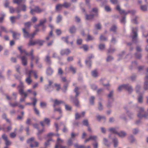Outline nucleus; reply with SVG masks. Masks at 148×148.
<instances>
[{
  "instance_id": "obj_51",
  "label": "nucleus",
  "mask_w": 148,
  "mask_h": 148,
  "mask_svg": "<svg viewBox=\"0 0 148 148\" xmlns=\"http://www.w3.org/2000/svg\"><path fill=\"white\" fill-rule=\"evenodd\" d=\"M116 29V27L115 25H113L112 27L110 29V31L112 32H115Z\"/></svg>"
},
{
  "instance_id": "obj_27",
  "label": "nucleus",
  "mask_w": 148,
  "mask_h": 148,
  "mask_svg": "<svg viewBox=\"0 0 148 148\" xmlns=\"http://www.w3.org/2000/svg\"><path fill=\"white\" fill-rule=\"evenodd\" d=\"M74 146L75 148H90L89 146H88L86 147H85L83 145H78L77 144H75L74 145Z\"/></svg>"
},
{
  "instance_id": "obj_23",
  "label": "nucleus",
  "mask_w": 148,
  "mask_h": 148,
  "mask_svg": "<svg viewBox=\"0 0 148 148\" xmlns=\"http://www.w3.org/2000/svg\"><path fill=\"white\" fill-rule=\"evenodd\" d=\"M117 135L120 137L123 138L126 136V134L125 132L121 131L119 133L118 132Z\"/></svg>"
},
{
  "instance_id": "obj_14",
  "label": "nucleus",
  "mask_w": 148,
  "mask_h": 148,
  "mask_svg": "<svg viewBox=\"0 0 148 148\" xmlns=\"http://www.w3.org/2000/svg\"><path fill=\"white\" fill-rule=\"evenodd\" d=\"M30 99L31 100L33 101V102L32 103H25V105H31L32 104L33 106L34 107L36 105L37 102V99L35 97L33 98L32 97H30Z\"/></svg>"
},
{
  "instance_id": "obj_26",
  "label": "nucleus",
  "mask_w": 148,
  "mask_h": 148,
  "mask_svg": "<svg viewBox=\"0 0 148 148\" xmlns=\"http://www.w3.org/2000/svg\"><path fill=\"white\" fill-rule=\"evenodd\" d=\"M64 102L61 100H58L57 99H56L54 101V103L53 105V106L54 108L57 105H59L60 104L63 103Z\"/></svg>"
},
{
  "instance_id": "obj_3",
  "label": "nucleus",
  "mask_w": 148,
  "mask_h": 148,
  "mask_svg": "<svg viewBox=\"0 0 148 148\" xmlns=\"http://www.w3.org/2000/svg\"><path fill=\"white\" fill-rule=\"evenodd\" d=\"M31 10L30 13L32 14H34L35 13H39L44 11L45 10L40 9L37 6L34 5L31 6L30 8Z\"/></svg>"
},
{
  "instance_id": "obj_34",
  "label": "nucleus",
  "mask_w": 148,
  "mask_h": 148,
  "mask_svg": "<svg viewBox=\"0 0 148 148\" xmlns=\"http://www.w3.org/2000/svg\"><path fill=\"white\" fill-rule=\"evenodd\" d=\"M53 72V70L50 68H49L47 70V73L48 75L52 74Z\"/></svg>"
},
{
  "instance_id": "obj_46",
  "label": "nucleus",
  "mask_w": 148,
  "mask_h": 148,
  "mask_svg": "<svg viewBox=\"0 0 148 148\" xmlns=\"http://www.w3.org/2000/svg\"><path fill=\"white\" fill-rule=\"evenodd\" d=\"M40 106L42 108H44L46 107L47 104L44 102H41L40 103Z\"/></svg>"
},
{
  "instance_id": "obj_40",
  "label": "nucleus",
  "mask_w": 148,
  "mask_h": 148,
  "mask_svg": "<svg viewBox=\"0 0 148 148\" xmlns=\"http://www.w3.org/2000/svg\"><path fill=\"white\" fill-rule=\"evenodd\" d=\"M44 131V130L42 129L40 131H39L37 135L38 137V138L39 140H41L42 139L40 137V135Z\"/></svg>"
},
{
  "instance_id": "obj_22",
  "label": "nucleus",
  "mask_w": 148,
  "mask_h": 148,
  "mask_svg": "<svg viewBox=\"0 0 148 148\" xmlns=\"http://www.w3.org/2000/svg\"><path fill=\"white\" fill-rule=\"evenodd\" d=\"M4 32L5 33L8 32V31L5 27L1 26L0 27V36H2L1 32Z\"/></svg>"
},
{
  "instance_id": "obj_57",
  "label": "nucleus",
  "mask_w": 148,
  "mask_h": 148,
  "mask_svg": "<svg viewBox=\"0 0 148 148\" xmlns=\"http://www.w3.org/2000/svg\"><path fill=\"white\" fill-rule=\"evenodd\" d=\"M68 87V85L67 84H66V85H64L62 88V90L64 92H65L66 90H67V88Z\"/></svg>"
},
{
  "instance_id": "obj_18",
  "label": "nucleus",
  "mask_w": 148,
  "mask_h": 148,
  "mask_svg": "<svg viewBox=\"0 0 148 148\" xmlns=\"http://www.w3.org/2000/svg\"><path fill=\"white\" fill-rule=\"evenodd\" d=\"M118 129V127H111L108 129V131L111 133L117 134V133H118L117 132Z\"/></svg>"
},
{
  "instance_id": "obj_41",
  "label": "nucleus",
  "mask_w": 148,
  "mask_h": 148,
  "mask_svg": "<svg viewBox=\"0 0 148 148\" xmlns=\"http://www.w3.org/2000/svg\"><path fill=\"white\" fill-rule=\"evenodd\" d=\"M44 131V130L42 129L40 131H39L37 135L38 137V138L39 140H41L42 139L40 137V135Z\"/></svg>"
},
{
  "instance_id": "obj_42",
  "label": "nucleus",
  "mask_w": 148,
  "mask_h": 148,
  "mask_svg": "<svg viewBox=\"0 0 148 148\" xmlns=\"http://www.w3.org/2000/svg\"><path fill=\"white\" fill-rule=\"evenodd\" d=\"M86 19L88 20H91L93 18V15H87L86 16Z\"/></svg>"
},
{
  "instance_id": "obj_21",
  "label": "nucleus",
  "mask_w": 148,
  "mask_h": 148,
  "mask_svg": "<svg viewBox=\"0 0 148 148\" xmlns=\"http://www.w3.org/2000/svg\"><path fill=\"white\" fill-rule=\"evenodd\" d=\"M22 46H19L18 47V50L20 51L21 53V55H23V53L25 54L26 55H28V53H27L25 50H22Z\"/></svg>"
},
{
  "instance_id": "obj_63",
  "label": "nucleus",
  "mask_w": 148,
  "mask_h": 148,
  "mask_svg": "<svg viewBox=\"0 0 148 148\" xmlns=\"http://www.w3.org/2000/svg\"><path fill=\"white\" fill-rule=\"evenodd\" d=\"M94 39V38L89 35L88 36V38L86 39V41H88L93 40Z\"/></svg>"
},
{
  "instance_id": "obj_53",
  "label": "nucleus",
  "mask_w": 148,
  "mask_h": 148,
  "mask_svg": "<svg viewBox=\"0 0 148 148\" xmlns=\"http://www.w3.org/2000/svg\"><path fill=\"white\" fill-rule=\"evenodd\" d=\"M62 20V17L61 16L59 15L57 18V23H59Z\"/></svg>"
},
{
  "instance_id": "obj_10",
  "label": "nucleus",
  "mask_w": 148,
  "mask_h": 148,
  "mask_svg": "<svg viewBox=\"0 0 148 148\" xmlns=\"http://www.w3.org/2000/svg\"><path fill=\"white\" fill-rule=\"evenodd\" d=\"M34 139V138L32 137L27 140V143L30 144V147L32 148L35 147H37L38 146V143L36 142H34V144H32V143L33 142Z\"/></svg>"
},
{
  "instance_id": "obj_49",
  "label": "nucleus",
  "mask_w": 148,
  "mask_h": 148,
  "mask_svg": "<svg viewBox=\"0 0 148 148\" xmlns=\"http://www.w3.org/2000/svg\"><path fill=\"white\" fill-rule=\"evenodd\" d=\"M80 48H82L84 51H87L88 49V47L86 45H84L80 47Z\"/></svg>"
},
{
  "instance_id": "obj_13",
  "label": "nucleus",
  "mask_w": 148,
  "mask_h": 148,
  "mask_svg": "<svg viewBox=\"0 0 148 148\" xmlns=\"http://www.w3.org/2000/svg\"><path fill=\"white\" fill-rule=\"evenodd\" d=\"M97 136H90L88 138L86 139L85 140L84 143H86L91 140L95 141L97 140Z\"/></svg>"
},
{
  "instance_id": "obj_33",
  "label": "nucleus",
  "mask_w": 148,
  "mask_h": 148,
  "mask_svg": "<svg viewBox=\"0 0 148 148\" xmlns=\"http://www.w3.org/2000/svg\"><path fill=\"white\" fill-rule=\"evenodd\" d=\"M92 75L94 77H96L98 76V71L97 70H95L92 72Z\"/></svg>"
},
{
  "instance_id": "obj_62",
  "label": "nucleus",
  "mask_w": 148,
  "mask_h": 148,
  "mask_svg": "<svg viewBox=\"0 0 148 148\" xmlns=\"http://www.w3.org/2000/svg\"><path fill=\"white\" fill-rule=\"evenodd\" d=\"M129 139L132 143H133L135 141V139L132 136H130Z\"/></svg>"
},
{
  "instance_id": "obj_38",
  "label": "nucleus",
  "mask_w": 148,
  "mask_h": 148,
  "mask_svg": "<svg viewBox=\"0 0 148 148\" xmlns=\"http://www.w3.org/2000/svg\"><path fill=\"white\" fill-rule=\"evenodd\" d=\"M143 37H147L148 36V31L143 30Z\"/></svg>"
},
{
  "instance_id": "obj_58",
  "label": "nucleus",
  "mask_w": 148,
  "mask_h": 148,
  "mask_svg": "<svg viewBox=\"0 0 148 148\" xmlns=\"http://www.w3.org/2000/svg\"><path fill=\"white\" fill-rule=\"evenodd\" d=\"M50 57L49 56H47L46 57L45 60L48 63V64H50L51 63V62L50 60Z\"/></svg>"
},
{
  "instance_id": "obj_16",
  "label": "nucleus",
  "mask_w": 148,
  "mask_h": 148,
  "mask_svg": "<svg viewBox=\"0 0 148 148\" xmlns=\"http://www.w3.org/2000/svg\"><path fill=\"white\" fill-rule=\"evenodd\" d=\"M144 88L145 90L148 88V75H147L145 78V82Z\"/></svg>"
},
{
  "instance_id": "obj_59",
  "label": "nucleus",
  "mask_w": 148,
  "mask_h": 148,
  "mask_svg": "<svg viewBox=\"0 0 148 148\" xmlns=\"http://www.w3.org/2000/svg\"><path fill=\"white\" fill-rule=\"evenodd\" d=\"M70 69L71 70L73 73L76 72V69L73 67L72 66H71L69 67Z\"/></svg>"
},
{
  "instance_id": "obj_19",
  "label": "nucleus",
  "mask_w": 148,
  "mask_h": 148,
  "mask_svg": "<svg viewBox=\"0 0 148 148\" xmlns=\"http://www.w3.org/2000/svg\"><path fill=\"white\" fill-rule=\"evenodd\" d=\"M93 56L92 55L88 57L85 61L86 64L87 66L88 67H90L91 61L90 59Z\"/></svg>"
},
{
  "instance_id": "obj_32",
  "label": "nucleus",
  "mask_w": 148,
  "mask_h": 148,
  "mask_svg": "<svg viewBox=\"0 0 148 148\" xmlns=\"http://www.w3.org/2000/svg\"><path fill=\"white\" fill-rule=\"evenodd\" d=\"M63 7V5L62 4L58 5L56 7V10L58 11H59L61 10Z\"/></svg>"
},
{
  "instance_id": "obj_15",
  "label": "nucleus",
  "mask_w": 148,
  "mask_h": 148,
  "mask_svg": "<svg viewBox=\"0 0 148 148\" xmlns=\"http://www.w3.org/2000/svg\"><path fill=\"white\" fill-rule=\"evenodd\" d=\"M57 143L56 145L55 148H58L59 146L61 145V144L64 143V140L58 137L57 139Z\"/></svg>"
},
{
  "instance_id": "obj_29",
  "label": "nucleus",
  "mask_w": 148,
  "mask_h": 148,
  "mask_svg": "<svg viewBox=\"0 0 148 148\" xmlns=\"http://www.w3.org/2000/svg\"><path fill=\"white\" fill-rule=\"evenodd\" d=\"M112 142L114 144V147H116L118 144L117 139L116 138H114L112 140Z\"/></svg>"
},
{
  "instance_id": "obj_20",
  "label": "nucleus",
  "mask_w": 148,
  "mask_h": 148,
  "mask_svg": "<svg viewBox=\"0 0 148 148\" xmlns=\"http://www.w3.org/2000/svg\"><path fill=\"white\" fill-rule=\"evenodd\" d=\"M85 112H82L81 114L76 113L75 114V119H79L80 118L84 116L85 114Z\"/></svg>"
},
{
  "instance_id": "obj_4",
  "label": "nucleus",
  "mask_w": 148,
  "mask_h": 148,
  "mask_svg": "<svg viewBox=\"0 0 148 148\" xmlns=\"http://www.w3.org/2000/svg\"><path fill=\"white\" fill-rule=\"evenodd\" d=\"M132 30V32L131 34V36L132 38V41L134 42L137 40L138 36L137 33L138 28L137 27L133 28Z\"/></svg>"
},
{
  "instance_id": "obj_61",
  "label": "nucleus",
  "mask_w": 148,
  "mask_h": 148,
  "mask_svg": "<svg viewBox=\"0 0 148 148\" xmlns=\"http://www.w3.org/2000/svg\"><path fill=\"white\" fill-rule=\"evenodd\" d=\"M83 124L87 126H88V122L87 120H84L82 122Z\"/></svg>"
},
{
  "instance_id": "obj_44",
  "label": "nucleus",
  "mask_w": 148,
  "mask_h": 148,
  "mask_svg": "<svg viewBox=\"0 0 148 148\" xmlns=\"http://www.w3.org/2000/svg\"><path fill=\"white\" fill-rule=\"evenodd\" d=\"M25 28L26 29L27 28L29 27H30L31 25V22H28L26 23H25Z\"/></svg>"
},
{
  "instance_id": "obj_37",
  "label": "nucleus",
  "mask_w": 148,
  "mask_h": 148,
  "mask_svg": "<svg viewBox=\"0 0 148 148\" xmlns=\"http://www.w3.org/2000/svg\"><path fill=\"white\" fill-rule=\"evenodd\" d=\"M143 99L142 96L140 95L138 98V102L140 103H142L143 102Z\"/></svg>"
},
{
  "instance_id": "obj_52",
  "label": "nucleus",
  "mask_w": 148,
  "mask_h": 148,
  "mask_svg": "<svg viewBox=\"0 0 148 148\" xmlns=\"http://www.w3.org/2000/svg\"><path fill=\"white\" fill-rule=\"evenodd\" d=\"M99 48L101 50H104L105 48V46L103 44H100L99 45Z\"/></svg>"
},
{
  "instance_id": "obj_45",
  "label": "nucleus",
  "mask_w": 148,
  "mask_h": 148,
  "mask_svg": "<svg viewBox=\"0 0 148 148\" xmlns=\"http://www.w3.org/2000/svg\"><path fill=\"white\" fill-rule=\"evenodd\" d=\"M9 105L12 107H15L18 105V103L17 102H15L13 103H10Z\"/></svg>"
},
{
  "instance_id": "obj_24",
  "label": "nucleus",
  "mask_w": 148,
  "mask_h": 148,
  "mask_svg": "<svg viewBox=\"0 0 148 148\" xmlns=\"http://www.w3.org/2000/svg\"><path fill=\"white\" fill-rule=\"evenodd\" d=\"M37 44L36 40H33L31 39L29 40V42L28 44L29 46H34Z\"/></svg>"
},
{
  "instance_id": "obj_31",
  "label": "nucleus",
  "mask_w": 148,
  "mask_h": 148,
  "mask_svg": "<svg viewBox=\"0 0 148 148\" xmlns=\"http://www.w3.org/2000/svg\"><path fill=\"white\" fill-rule=\"evenodd\" d=\"M36 40L37 44H38L39 45H42L45 42L44 40L40 39H37Z\"/></svg>"
},
{
  "instance_id": "obj_7",
  "label": "nucleus",
  "mask_w": 148,
  "mask_h": 148,
  "mask_svg": "<svg viewBox=\"0 0 148 148\" xmlns=\"http://www.w3.org/2000/svg\"><path fill=\"white\" fill-rule=\"evenodd\" d=\"M23 31L24 36L25 38H32L36 34V32H34L32 34H29L25 28H23Z\"/></svg>"
},
{
  "instance_id": "obj_54",
  "label": "nucleus",
  "mask_w": 148,
  "mask_h": 148,
  "mask_svg": "<svg viewBox=\"0 0 148 148\" xmlns=\"http://www.w3.org/2000/svg\"><path fill=\"white\" fill-rule=\"evenodd\" d=\"M98 10L97 8H93L92 10V12L95 13L94 15H97L98 12Z\"/></svg>"
},
{
  "instance_id": "obj_25",
  "label": "nucleus",
  "mask_w": 148,
  "mask_h": 148,
  "mask_svg": "<svg viewBox=\"0 0 148 148\" xmlns=\"http://www.w3.org/2000/svg\"><path fill=\"white\" fill-rule=\"evenodd\" d=\"M21 16L20 15H18L16 17L12 16L10 17V20L11 22L12 23H14L15 22V19L19 18Z\"/></svg>"
},
{
  "instance_id": "obj_11",
  "label": "nucleus",
  "mask_w": 148,
  "mask_h": 148,
  "mask_svg": "<svg viewBox=\"0 0 148 148\" xmlns=\"http://www.w3.org/2000/svg\"><path fill=\"white\" fill-rule=\"evenodd\" d=\"M21 59V62L23 65L26 66L27 63V59L25 56H23L19 57Z\"/></svg>"
},
{
  "instance_id": "obj_36",
  "label": "nucleus",
  "mask_w": 148,
  "mask_h": 148,
  "mask_svg": "<svg viewBox=\"0 0 148 148\" xmlns=\"http://www.w3.org/2000/svg\"><path fill=\"white\" fill-rule=\"evenodd\" d=\"M97 120L99 121L103 120L104 121L106 119L104 116H101L99 115H97Z\"/></svg>"
},
{
  "instance_id": "obj_55",
  "label": "nucleus",
  "mask_w": 148,
  "mask_h": 148,
  "mask_svg": "<svg viewBox=\"0 0 148 148\" xmlns=\"http://www.w3.org/2000/svg\"><path fill=\"white\" fill-rule=\"evenodd\" d=\"M95 27L97 29H101V26L100 23H98L95 25Z\"/></svg>"
},
{
  "instance_id": "obj_1",
  "label": "nucleus",
  "mask_w": 148,
  "mask_h": 148,
  "mask_svg": "<svg viewBox=\"0 0 148 148\" xmlns=\"http://www.w3.org/2000/svg\"><path fill=\"white\" fill-rule=\"evenodd\" d=\"M23 83L20 80L19 81V84L17 86V88L18 89V91L20 95L22 96V95L24 94L25 97H27V94L23 91V89L25 88Z\"/></svg>"
},
{
  "instance_id": "obj_6",
  "label": "nucleus",
  "mask_w": 148,
  "mask_h": 148,
  "mask_svg": "<svg viewBox=\"0 0 148 148\" xmlns=\"http://www.w3.org/2000/svg\"><path fill=\"white\" fill-rule=\"evenodd\" d=\"M124 89H126L129 92H131L133 90L131 86L128 84L123 85L119 86L118 87V90L119 91H120Z\"/></svg>"
},
{
  "instance_id": "obj_17",
  "label": "nucleus",
  "mask_w": 148,
  "mask_h": 148,
  "mask_svg": "<svg viewBox=\"0 0 148 148\" xmlns=\"http://www.w3.org/2000/svg\"><path fill=\"white\" fill-rule=\"evenodd\" d=\"M71 52L70 50L68 49H63L62 50L60 51V54L62 55H68Z\"/></svg>"
},
{
  "instance_id": "obj_28",
  "label": "nucleus",
  "mask_w": 148,
  "mask_h": 148,
  "mask_svg": "<svg viewBox=\"0 0 148 148\" xmlns=\"http://www.w3.org/2000/svg\"><path fill=\"white\" fill-rule=\"evenodd\" d=\"M147 6H148V2L147 3V5H141L140 6V9L141 10L143 11H146L147 10Z\"/></svg>"
},
{
  "instance_id": "obj_50",
  "label": "nucleus",
  "mask_w": 148,
  "mask_h": 148,
  "mask_svg": "<svg viewBox=\"0 0 148 148\" xmlns=\"http://www.w3.org/2000/svg\"><path fill=\"white\" fill-rule=\"evenodd\" d=\"M95 97L93 96H91L90 99V103L91 104H94V101L95 99Z\"/></svg>"
},
{
  "instance_id": "obj_2",
  "label": "nucleus",
  "mask_w": 148,
  "mask_h": 148,
  "mask_svg": "<svg viewBox=\"0 0 148 148\" xmlns=\"http://www.w3.org/2000/svg\"><path fill=\"white\" fill-rule=\"evenodd\" d=\"M32 72V71H28L27 68H25V75L27 76L25 79V82L28 85H30L32 82V79H31Z\"/></svg>"
},
{
  "instance_id": "obj_12",
  "label": "nucleus",
  "mask_w": 148,
  "mask_h": 148,
  "mask_svg": "<svg viewBox=\"0 0 148 148\" xmlns=\"http://www.w3.org/2000/svg\"><path fill=\"white\" fill-rule=\"evenodd\" d=\"M2 138L5 141V144L6 146H8L11 145V142L8 140L7 137L5 135V134H3L2 136Z\"/></svg>"
},
{
  "instance_id": "obj_43",
  "label": "nucleus",
  "mask_w": 148,
  "mask_h": 148,
  "mask_svg": "<svg viewBox=\"0 0 148 148\" xmlns=\"http://www.w3.org/2000/svg\"><path fill=\"white\" fill-rule=\"evenodd\" d=\"M33 51L32 50L29 53H28V56H31V59L32 61L34 59V57L33 55Z\"/></svg>"
},
{
  "instance_id": "obj_56",
  "label": "nucleus",
  "mask_w": 148,
  "mask_h": 148,
  "mask_svg": "<svg viewBox=\"0 0 148 148\" xmlns=\"http://www.w3.org/2000/svg\"><path fill=\"white\" fill-rule=\"evenodd\" d=\"M27 97H25L24 94L22 95V96L21 95V98H20V101L21 102H23L25 101V99Z\"/></svg>"
},
{
  "instance_id": "obj_8",
  "label": "nucleus",
  "mask_w": 148,
  "mask_h": 148,
  "mask_svg": "<svg viewBox=\"0 0 148 148\" xmlns=\"http://www.w3.org/2000/svg\"><path fill=\"white\" fill-rule=\"evenodd\" d=\"M116 10H118L120 14H123L124 15H127L128 13L130 12L132 14H135L136 11L134 10H132L131 11H128L127 12H125L124 10H121L119 5H117L116 8Z\"/></svg>"
},
{
  "instance_id": "obj_47",
  "label": "nucleus",
  "mask_w": 148,
  "mask_h": 148,
  "mask_svg": "<svg viewBox=\"0 0 148 148\" xmlns=\"http://www.w3.org/2000/svg\"><path fill=\"white\" fill-rule=\"evenodd\" d=\"M76 31V29L74 26L71 27L70 29V32L71 33H72L75 32Z\"/></svg>"
},
{
  "instance_id": "obj_35",
  "label": "nucleus",
  "mask_w": 148,
  "mask_h": 148,
  "mask_svg": "<svg viewBox=\"0 0 148 148\" xmlns=\"http://www.w3.org/2000/svg\"><path fill=\"white\" fill-rule=\"evenodd\" d=\"M25 0H13V2L14 3H16L18 4H20L21 3L24 2Z\"/></svg>"
},
{
  "instance_id": "obj_64",
  "label": "nucleus",
  "mask_w": 148,
  "mask_h": 148,
  "mask_svg": "<svg viewBox=\"0 0 148 148\" xmlns=\"http://www.w3.org/2000/svg\"><path fill=\"white\" fill-rule=\"evenodd\" d=\"M55 87L56 88V89L57 91H58L60 89V85L59 84H55Z\"/></svg>"
},
{
  "instance_id": "obj_9",
  "label": "nucleus",
  "mask_w": 148,
  "mask_h": 148,
  "mask_svg": "<svg viewBox=\"0 0 148 148\" xmlns=\"http://www.w3.org/2000/svg\"><path fill=\"white\" fill-rule=\"evenodd\" d=\"M62 39L63 41L65 42L67 44H69V43L68 41V40L69 41L71 40L70 42V43L71 45L73 44V41L74 40L73 37L72 36H67L66 37H62Z\"/></svg>"
},
{
  "instance_id": "obj_5",
  "label": "nucleus",
  "mask_w": 148,
  "mask_h": 148,
  "mask_svg": "<svg viewBox=\"0 0 148 148\" xmlns=\"http://www.w3.org/2000/svg\"><path fill=\"white\" fill-rule=\"evenodd\" d=\"M79 88L77 87H76L75 88L74 90V91L76 93V95L75 97L74 98L73 97L71 98V99L73 100L74 104L77 106H79V101L77 99V97L78 96L79 94V93L78 92V91L79 90Z\"/></svg>"
},
{
  "instance_id": "obj_48",
  "label": "nucleus",
  "mask_w": 148,
  "mask_h": 148,
  "mask_svg": "<svg viewBox=\"0 0 148 148\" xmlns=\"http://www.w3.org/2000/svg\"><path fill=\"white\" fill-rule=\"evenodd\" d=\"M50 121V120L49 119L45 118L44 119V122L45 123L49 125Z\"/></svg>"
},
{
  "instance_id": "obj_39",
  "label": "nucleus",
  "mask_w": 148,
  "mask_h": 148,
  "mask_svg": "<svg viewBox=\"0 0 148 148\" xmlns=\"http://www.w3.org/2000/svg\"><path fill=\"white\" fill-rule=\"evenodd\" d=\"M46 18H44L43 19H42L40 20V24L39 25H37V27L39 26L40 25H42L44 23L46 22Z\"/></svg>"
},
{
  "instance_id": "obj_30",
  "label": "nucleus",
  "mask_w": 148,
  "mask_h": 148,
  "mask_svg": "<svg viewBox=\"0 0 148 148\" xmlns=\"http://www.w3.org/2000/svg\"><path fill=\"white\" fill-rule=\"evenodd\" d=\"M20 34L18 33H13V37L15 39H18L20 37Z\"/></svg>"
},
{
  "instance_id": "obj_60",
  "label": "nucleus",
  "mask_w": 148,
  "mask_h": 148,
  "mask_svg": "<svg viewBox=\"0 0 148 148\" xmlns=\"http://www.w3.org/2000/svg\"><path fill=\"white\" fill-rule=\"evenodd\" d=\"M135 56L136 58L139 59L141 57V56L140 53H136L135 54Z\"/></svg>"
}]
</instances>
